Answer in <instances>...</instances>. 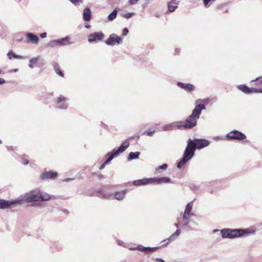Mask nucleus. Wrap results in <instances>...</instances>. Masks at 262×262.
<instances>
[{"label": "nucleus", "mask_w": 262, "mask_h": 262, "mask_svg": "<svg viewBox=\"0 0 262 262\" xmlns=\"http://www.w3.org/2000/svg\"><path fill=\"white\" fill-rule=\"evenodd\" d=\"M209 144V141L204 139H189L183 159L178 163V168L182 167L194 155L195 149H200Z\"/></svg>", "instance_id": "obj_1"}, {"label": "nucleus", "mask_w": 262, "mask_h": 262, "mask_svg": "<svg viewBox=\"0 0 262 262\" xmlns=\"http://www.w3.org/2000/svg\"><path fill=\"white\" fill-rule=\"evenodd\" d=\"M205 108L202 104L195 105L192 114L185 120L174 122L170 125V127L179 129H189L194 127L196 125L197 120L200 118L202 111Z\"/></svg>", "instance_id": "obj_2"}, {"label": "nucleus", "mask_w": 262, "mask_h": 262, "mask_svg": "<svg viewBox=\"0 0 262 262\" xmlns=\"http://www.w3.org/2000/svg\"><path fill=\"white\" fill-rule=\"evenodd\" d=\"M53 196L38 189H35L25 195L24 199H20L25 202L31 203L37 201H47L52 199Z\"/></svg>", "instance_id": "obj_3"}, {"label": "nucleus", "mask_w": 262, "mask_h": 262, "mask_svg": "<svg viewBox=\"0 0 262 262\" xmlns=\"http://www.w3.org/2000/svg\"><path fill=\"white\" fill-rule=\"evenodd\" d=\"M254 231L250 229H224L221 232L223 238H234L248 235L254 232Z\"/></svg>", "instance_id": "obj_4"}, {"label": "nucleus", "mask_w": 262, "mask_h": 262, "mask_svg": "<svg viewBox=\"0 0 262 262\" xmlns=\"http://www.w3.org/2000/svg\"><path fill=\"white\" fill-rule=\"evenodd\" d=\"M130 144L129 138L123 141L121 145L117 148H114L111 152H108L106 155V160L100 166L99 169H103L105 165L110 163L114 158L117 157L121 153L123 152Z\"/></svg>", "instance_id": "obj_5"}, {"label": "nucleus", "mask_w": 262, "mask_h": 262, "mask_svg": "<svg viewBox=\"0 0 262 262\" xmlns=\"http://www.w3.org/2000/svg\"><path fill=\"white\" fill-rule=\"evenodd\" d=\"M170 181V178L167 177L144 178L141 180L134 181L133 182V184L135 186H141L152 183L160 184L163 183H168Z\"/></svg>", "instance_id": "obj_6"}, {"label": "nucleus", "mask_w": 262, "mask_h": 262, "mask_svg": "<svg viewBox=\"0 0 262 262\" xmlns=\"http://www.w3.org/2000/svg\"><path fill=\"white\" fill-rule=\"evenodd\" d=\"M126 190H123L121 191L116 192L114 195L113 196L111 194L108 192H106L104 191H100L98 192V196L101 198L105 199H110L111 198H114L115 199L117 200H122L125 194Z\"/></svg>", "instance_id": "obj_7"}, {"label": "nucleus", "mask_w": 262, "mask_h": 262, "mask_svg": "<svg viewBox=\"0 0 262 262\" xmlns=\"http://www.w3.org/2000/svg\"><path fill=\"white\" fill-rule=\"evenodd\" d=\"M71 38L69 36H66L56 40H53L50 42L49 45L52 47H62L71 45Z\"/></svg>", "instance_id": "obj_8"}, {"label": "nucleus", "mask_w": 262, "mask_h": 262, "mask_svg": "<svg viewBox=\"0 0 262 262\" xmlns=\"http://www.w3.org/2000/svg\"><path fill=\"white\" fill-rule=\"evenodd\" d=\"M228 140H243L246 138V136L244 134L237 130H234L229 132L226 136Z\"/></svg>", "instance_id": "obj_9"}, {"label": "nucleus", "mask_w": 262, "mask_h": 262, "mask_svg": "<svg viewBox=\"0 0 262 262\" xmlns=\"http://www.w3.org/2000/svg\"><path fill=\"white\" fill-rule=\"evenodd\" d=\"M237 89L243 92V93L247 94H250L252 93H262V89L259 88H249L247 85L245 84H241L237 86Z\"/></svg>", "instance_id": "obj_10"}, {"label": "nucleus", "mask_w": 262, "mask_h": 262, "mask_svg": "<svg viewBox=\"0 0 262 262\" xmlns=\"http://www.w3.org/2000/svg\"><path fill=\"white\" fill-rule=\"evenodd\" d=\"M23 201L22 200H13L6 201L4 200H0V209H7L11 206L16 204H22Z\"/></svg>", "instance_id": "obj_11"}, {"label": "nucleus", "mask_w": 262, "mask_h": 262, "mask_svg": "<svg viewBox=\"0 0 262 262\" xmlns=\"http://www.w3.org/2000/svg\"><path fill=\"white\" fill-rule=\"evenodd\" d=\"M122 42V38L115 34H111L106 41V43L109 46H114L121 44Z\"/></svg>", "instance_id": "obj_12"}, {"label": "nucleus", "mask_w": 262, "mask_h": 262, "mask_svg": "<svg viewBox=\"0 0 262 262\" xmlns=\"http://www.w3.org/2000/svg\"><path fill=\"white\" fill-rule=\"evenodd\" d=\"M192 208V202L188 203L185 208L183 216V220L185 224H187L189 222V219L190 216V212Z\"/></svg>", "instance_id": "obj_13"}, {"label": "nucleus", "mask_w": 262, "mask_h": 262, "mask_svg": "<svg viewBox=\"0 0 262 262\" xmlns=\"http://www.w3.org/2000/svg\"><path fill=\"white\" fill-rule=\"evenodd\" d=\"M103 37L104 35L102 32H95L88 36V41L89 42L100 41Z\"/></svg>", "instance_id": "obj_14"}, {"label": "nucleus", "mask_w": 262, "mask_h": 262, "mask_svg": "<svg viewBox=\"0 0 262 262\" xmlns=\"http://www.w3.org/2000/svg\"><path fill=\"white\" fill-rule=\"evenodd\" d=\"M68 99L61 96L57 98V107L60 109H67L68 105L66 102Z\"/></svg>", "instance_id": "obj_15"}, {"label": "nucleus", "mask_w": 262, "mask_h": 262, "mask_svg": "<svg viewBox=\"0 0 262 262\" xmlns=\"http://www.w3.org/2000/svg\"><path fill=\"white\" fill-rule=\"evenodd\" d=\"M57 176V173L53 171L45 172L42 173L40 178L42 180H48L50 179H55Z\"/></svg>", "instance_id": "obj_16"}, {"label": "nucleus", "mask_w": 262, "mask_h": 262, "mask_svg": "<svg viewBox=\"0 0 262 262\" xmlns=\"http://www.w3.org/2000/svg\"><path fill=\"white\" fill-rule=\"evenodd\" d=\"M177 85L181 89H183L188 92L193 91L195 89L194 85L190 83H184L179 82L177 83Z\"/></svg>", "instance_id": "obj_17"}, {"label": "nucleus", "mask_w": 262, "mask_h": 262, "mask_svg": "<svg viewBox=\"0 0 262 262\" xmlns=\"http://www.w3.org/2000/svg\"><path fill=\"white\" fill-rule=\"evenodd\" d=\"M138 249L141 251L144 252L146 253H148L150 252H152L155 251H156L158 249V248L155 247V248H149V247H144L141 245L137 247V248H132V250H136Z\"/></svg>", "instance_id": "obj_18"}, {"label": "nucleus", "mask_w": 262, "mask_h": 262, "mask_svg": "<svg viewBox=\"0 0 262 262\" xmlns=\"http://www.w3.org/2000/svg\"><path fill=\"white\" fill-rule=\"evenodd\" d=\"M83 19L85 21H89L92 17V12L89 8L84 9L82 14Z\"/></svg>", "instance_id": "obj_19"}, {"label": "nucleus", "mask_w": 262, "mask_h": 262, "mask_svg": "<svg viewBox=\"0 0 262 262\" xmlns=\"http://www.w3.org/2000/svg\"><path fill=\"white\" fill-rule=\"evenodd\" d=\"M180 233V231L179 230H177L174 233H173L167 239L164 240L162 241L163 246H166L169 243L173 241L176 237L178 236Z\"/></svg>", "instance_id": "obj_20"}, {"label": "nucleus", "mask_w": 262, "mask_h": 262, "mask_svg": "<svg viewBox=\"0 0 262 262\" xmlns=\"http://www.w3.org/2000/svg\"><path fill=\"white\" fill-rule=\"evenodd\" d=\"M26 36H27V37L29 41L34 43H35V44L38 43V41H39V38L37 35H36L32 33H27L26 34Z\"/></svg>", "instance_id": "obj_21"}, {"label": "nucleus", "mask_w": 262, "mask_h": 262, "mask_svg": "<svg viewBox=\"0 0 262 262\" xmlns=\"http://www.w3.org/2000/svg\"><path fill=\"white\" fill-rule=\"evenodd\" d=\"M167 6L169 12H173L178 7V3L175 0H171L168 2Z\"/></svg>", "instance_id": "obj_22"}, {"label": "nucleus", "mask_w": 262, "mask_h": 262, "mask_svg": "<svg viewBox=\"0 0 262 262\" xmlns=\"http://www.w3.org/2000/svg\"><path fill=\"white\" fill-rule=\"evenodd\" d=\"M210 102L209 98H206L204 99H199L195 101L196 105H203L205 107V105L208 104Z\"/></svg>", "instance_id": "obj_23"}, {"label": "nucleus", "mask_w": 262, "mask_h": 262, "mask_svg": "<svg viewBox=\"0 0 262 262\" xmlns=\"http://www.w3.org/2000/svg\"><path fill=\"white\" fill-rule=\"evenodd\" d=\"M38 59H39V57H38L31 58L29 60V67L31 69H33L34 68V65L36 64L37 63Z\"/></svg>", "instance_id": "obj_24"}, {"label": "nucleus", "mask_w": 262, "mask_h": 262, "mask_svg": "<svg viewBox=\"0 0 262 262\" xmlns=\"http://www.w3.org/2000/svg\"><path fill=\"white\" fill-rule=\"evenodd\" d=\"M117 11L116 9H115L112 13H111L107 18L110 21L113 20L117 16Z\"/></svg>", "instance_id": "obj_25"}, {"label": "nucleus", "mask_w": 262, "mask_h": 262, "mask_svg": "<svg viewBox=\"0 0 262 262\" xmlns=\"http://www.w3.org/2000/svg\"><path fill=\"white\" fill-rule=\"evenodd\" d=\"M167 168V165L166 164H164L162 166H159L156 169L155 174H158L160 173V170L161 169L165 170Z\"/></svg>", "instance_id": "obj_26"}, {"label": "nucleus", "mask_w": 262, "mask_h": 262, "mask_svg": "<svg viewBox=\"0 0 262 262\" xmlns=\"http://www.w3.org/2000/svg\"><path fill=\"white\" fill-rule=\"evenodd\" d=\"M16 55L17 54L14 53L12 51H9L7 54V56L9 59H11L12 58H15Z\"/></svg>", "instance_id": "obj_27"}, {"label": "nucleus", "mask_w": 262, "mask_h": 262, "mask_svg": "<svg viewBox=\"0 0 262 262\" xmlns=\"http://www.w3.org/2000/svg\"><path fill=\"white\" fill-rule=\"evenodd\" d=\"M121 15L124 18H129L131 17V13L122 12L121 14Z\"/></svg>", "instance_id": "obj_28"}, {"label": "nucleus", "mask_w": 262, "mask_h": 262, "mask_svg": "<svg viewBox=\"0 0 262 262\" xmlns=\"http://www.w3.org/2000/svg\"><path fill=\"white\" fill-rule=\"evenodd\" d=\"M203 3H204V4L205 7H208L210 6L209 3H212L214 1H215V0H203Z\"/></svg>", "instance_id": "obj_29"}, {"label": "nucleus", "mask_w": 262, "mask_h": 262, "mask_svg": "<svg viewBox=\"0 0 262 262\" xmlns=\"http://www.w3.org/2000/svg\"><path fill=\"white\" fill-rule=\"evenodd\" d=\"M55 71L56 73L59 75V76L63 77V73L58 68H57L56 67H54Z\"/></svg>", "instance_id": "obj_30"}, {"label": "nucleus", "mask_w": 262, "mask_h": 262, "mask_svg": "<svg viewBox=\"0 0 262 262\" xmlns=\"http://www.w3.org/2000/svg\"><path fill=\"white\" fill-rule=\"evenodd\" d=\"M139 155H140L139 152H132V159L138 158L139 157Z\"/></svg>", "instance_id": "obj_31"}, {"label": "nucleus", "mask_w": 262, "mask_h": 262, "mask_svg": "<svg viewBox=\"0 0 262 262\" xmlns=\"http://www.w3.org/2000/svg\"><path fill=\"white\" fill-rule=\"evenodd\" d=\"M260 78H257L255 80H253V81L255 82V85H258L259 83H260L262 84V79L260 80Z\"/></svg>", "instance_id": "obj_32"}, {"label": "nucleus", "mask_w": 262, "mask_h": 262, "mask_svg": "<svg viewBox=\"0 0 262 262\" xmlns=\"http://www.w3.org/2000/svg\"><path fill=\"white\" fill-rule=\"evenodd\" d=\"M155 130L153 131H145L144 134L148 136H151L154 134Z\"/></svg>", "instance_id": "obj_33"}, {"label": "nucleus", "mask_w": 262, "mask_h": 262, "mask_svg": "<svg viewBox=\"0 0 262 262\" xmlns=\"http://www.w3.org/2000/svg\"><path fill=\"white\" fill-rule=\"evenodd\" d=\"M117 242H118V244L119 246H123L124 247H126L125 244L124 242H123L122 241H120V240H118Z\"/></svg>", "instance_id": "obj_34"}, {"label": "nucleus", "mask_w": 262, "mask_h": 262, "mask_svg": "<svg viewBox=\"0 0 262 262\" xmlns=\"http://www.w3.org/2000/svg\"><path fill=\"white\" fill-rule=\"evenodd\" d=\"M128 33V30L125 28L123 29V32H122V35L124 36H125L127 35V34Z\"/></svg>", "instance_id": "obj_35"}, {"label": "nucleus", "mask_w": 262, "mask_h": 262, "mask_svg": "<svg viewBox=\"0 0 262 262\" xmlns=\"http://www.w3.org/2000/svg\"><path fill=\"white\" fill-rule=\"evenodd\" d=\"M40 37L41 38H45L47 37V33L46 32H44V33H42L40 34Z\"/></svg>", "instance_id": "obj_36"}, {"label": "nucleus", "mask_w": 262, "mask_h": 262, "mask_svg": "<svg viewBox=\"0 0 262 262\" xmlns=\"http://www.w3.org/2000/svg\"><path fill=\"white\" fill-rule=\"evenodd\" d=\"M5 83V80L3 78H0V84H3Z\"/></svg>", "instance_id": "obj_37"}, {"label": "nucleus", "mask_w": 262, "mask_h": 262, "mask_svg": "<svg viewBox=\"0 0 262 262\" xmlns=\"http://www.w3.org/2000/svg\"><path fill=\"white\" fill-rule=\"evenodd\" d=\"M16 59H23V57L21 55H16Z\"/></svg>", "instance_id": "obj_38"}, {"label": "nucleus", "mask_w": 262, "mask_h": 262, "mask_svg": "<svg viewBox=\"0 0 262 262\" xmlns=\"http://www.w3.org/2000/svg\"><path fill=\"white\" fill-rule=\"evenodd\" d=\"M29 163V161L28 160H25V159H24L23 160V164L24 165H27Z\"/></svg>", "instance_id": "obj_39"}, {"label": "nucleus", "mask_w": 262, "mask_h": 262, "mask_svg": "<svg viewBox=\"0 0 262 262\" xmlns=\"http://www.w3.org/2000/svg\"><path fill=\"white\" fill-rule=\"evenodd\" d=\"M128 160L129 161L131 160V152H130L128 155Z\"/></svg>", "instance_id": "obj_40"}, {"label": "nucleus", "mask_w": 262, "mask_h": 262, "mask_svg": "<svg viewBox=\"0 0 262 262\" xmlns=\"http://www.w3.org/2000/svg\"><path fill=\"white\" fill-rule=\"evenodd\" d=\"M138 0H132V4L137 3Z\"/></svg>", "instance_id": "obj_41"}, {"label": "nucleus", "mask_w": 262, "mask_h": 262, "mask_svg": "<svg viewBox=\"0 0 262 262\" xmlns=\"http://www.w3.org/2000/svg\"><path fill=\"white\" fill-rule=\"evenodd\" d=\"M85 28H87V29H89V28H90V27H91L90 25H85Z\"/></svg>", "instance_id": "obj_42"}, {"label": "nucleus", "mask_w": 262, "mask_h": 262, "mask_svg": "<svg viewBox=\"0 0 262 262\" xmlns=\"http://www.w3.org/2000/svg\"><path fill=\"white\" fill-rule=\"evenodd\" d=\"M158 262H164L163 260L161 259H158Z\"/></svg>", "instance_id": "obj_43"}, {"label": "nucleus", "mask_w": 262, "mask_h": 262, "mask_svg": "<svg viewBox=\"0 0 262 262\" xmlns=\"http://www.w3.org/2000/svg\"><path fill=\"white\" fill-rule=\"evenodd\" d=\"M13 71H14V72H17V71H18V69H14Z\"/></svg>", "instance_id": "obj_44"}, {"label": "nucleus", "mask_w": 262, "mask_h": 262, "mask_svg": "<svg viewBox=\"0 0 262 262\" xmlns=\"http://www.w3.org/2000/svg\"><path fill=\"white\" fill-rule=\"evenodd\" d=\"M22 40H23V38H20V39H19V40H18V41H21Z\"/></svg>", "instance_id": "obj_45"}, {"label": "nucleus", "mask_w": 262, "mask_h": 262, "mask_svg": "<svg viewBox=\"0 0 262 262\" xmlns=\"http://www.w3.org/2000/svg\"><path fill=\"white\" fill-rule=\"evenodd\" d=\"M129 4H131V0H128Z\"/></svg>", "instance_id": "obj_46"}, {"label": "nucleus", "mask_w": 262, "mask_h": 262, "mask_svg": "<svg viewBox=\"0 0 262 262\" xmlns=\"http://www.w3.org/2000/svg\"><path fill=\"white\" fill-rule=\"evenodd\" d=\"M99 177L100 178H101L102 177V176L100 174V175H99Z\"/></svg>", "instance_id": "obj_47"}, {"label": "nucleus", "mask_w": 262, "mask_h": 262, "mask_svg": "<svg viewBox=\"0 0 262 262\" xmlns=\"http://www.w3.org/2000/svg\"><path fill=\"white\" fill-rule=\"evenodd\" d=\"M128 248L129 250H131V248H130V247H128Z\"/></svg>", "instance_id": "obj_48"}, {"label": "nucleus", "mask_w": 262, "mask_h": 262, "mask_svg": "<svg viewBox=\"0 0 262 262\" xmlns=\"http://www.w3.org/2000/svg\"><path fill=\"white\" fill-rule=\"evenodd\" d=\"M2 72V70H0V74H1Z\"/></svg>", "instance_id": "obj_49"}, {"label": "nucleus", "mask_w": 262, "mask_h": 262, "mask_svg": "<svg viewBox=\"0 0 262 262\" xmlns=\"http://www.w3.org/2000/svg\"><path fill=\"white\" fill-rule=\"evenodd\" d=\"M2 143V141L0 140V144Z\"/></svg>", "instance_id": "obj_50"}]
</instances>
